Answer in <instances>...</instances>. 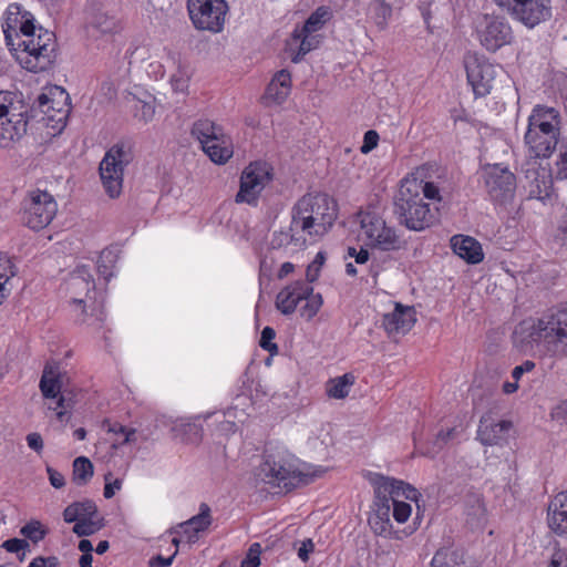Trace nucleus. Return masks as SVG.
<instances>
[{"label":"nucleus","instance_id":"1","mask_svg":"<svg viewBox=\"0 0 567 567\" xmlns=\"http://www.w3.org/2000/svg\"><path fill=\"white\" fill-rule=\"evenodd\" d=\"M2 31L8 48L19 63L31 72L48 70L55 60L54 34L34 25V18L19 3L8 6L2 18Z\"/></svg>","mask_w":567,"mask_h":567},{"label":"nucleus","instance_id":"2","mask_svg":"<svg viewBox=\"0 0 567 567\" xmlns=\"http://www.w3.org/2000/svg\"><path fill=\"white\" fill-rule=\"evenodd\" d=\"M513 338L522 348H537L547 357H567V305L551 308L538 318L523 320L515 328Z\"/></svg>","mask_w":567,"mask_h":567},{"label":"nucleus","instance_id":"3","mask_svg":"<svg viewBox=\"0 0 567 567\" xmlns=\"http://www.w3.org/2000/svg\"><path fill=\"white\" fill-rule=\"evenodd\" d=\"M561 117L557 109L537 104L533 107L524 143L534 159L549 158L560 143Z\"/></svg>","mask_w":567,"mask_h":567},{"label":"nucleus","instance_id":"4","mask_svg":"<svg viewBox=\"0 0 567 567\" xmlns=\"http://www.w3.org/2000/svg\"><path fill=\"white\" fill-rule=\"evenodd\" d=\"M338 216L336 200L323 193L303 195L291 209V230H301L310 237H322Z\"/></svg>","mask_w":567,"mask_h":567},{"label":"nucleus","instance_id":"5","mask_svg":"<svg viewBox=\"0 0 567 567\" xmlns=\"http://www.w3.org/2000/svg\"><path fill=\"white\" fill-rule=\"evenodd\" d=\"M394 214L409 230L422 231L435 221V214L420 195L416 178H404L394 199Z\"/></svg>","mask_w":567,"mask_h":567},{"label":"nucleus","instance_id":"6","mask_svg":"<svg viewBox=\"0 0 567 567\" xmlns=\"http://www.w3.org/2000/svg\"><path fill=\"white\" fill-rule=\"evenodd\" d=\"M355 219L360 225L359 237L367 247L384 252L398 251L404 247L402 234L389 225L375 207L360 209Z\"/></svg>","mask_w":567,"mask_h":567},{"label":"nucleus","instance_id":"7","mask_svg":"<svg viewBox=\"0 0 567 567\" xmlns=\"http://www.w3.org/2000/svg\"><path fill=\"white\" fill-rule=\"evenodd\" d=\"M258 476L267 484L290 489L299 484H309L315 474L302 471L299 460L280 449L274 452L267 451Z\"/></svg>","mask_w":567,"mask_h":567},{"label":"nucleus","instance_id":"8","mask_svg":"<svg viewBox=\"0 0 567 567\" xmlns=\"http://www.w3.org/2000/svg\"><path fill=\"white\" fill-rule=\"evenodd\" d=\"M303 301L299 312L306 320H311L322 307L323 300L320 293H315L313 288L305 280H296L284 287L277 295L276 307L285 316L292 315Z\"/></svg>","mask_w":567,"mask_h":567},{"label":"nucleus","instance_id":"9","mask_svg":"<svg viewBox=\"0 0 567 567\" xmlns=\"http://www.w3.org/2000/svg\"><path fill=\"white\" fill-rule=\"evenodd\" d=\"M28 107L13 92H0V146L8 147L27 132Z\"/></svg>","mask_w":567,"mask_h":567},{"label":"nucleus","instance_id":"10","mask_svg":"<svg viewBox=\"0 0 567 567\" xmlns=\"http://www.w3.org/2000/svg\"><path fill=\"white\" fill-rule=\"evenodd\" d=\"M370 482L374 487L375 498L374 513L369 519L372 530L382 537L400 538L399 533L393 530V525L390 519L391 504L390 498H388V494L398 495L399 492H395L394 489L400 486L399 483L395 482V478L381 474H373L370 477Z\"/></svg>","mask_w":567,"mask_h":567},{"label":"nucleus","instance_id":"11","mask_svg":"<svg viewBox=\"0 0 567 567\" xmlns=\"http://www.w3.org/2000/svg\"><path fill=\"white\" fill-rule=\"evenodd\" d=\"M133 159L132 146L127 142L114 144L100 163V176L105 193L111 198L121 195L123 188L124 168Z\"/></svg>","mask_w":567,"mask_h":567},{"label":"nucleus","instance_id":"12","mask_svg":"<svg viewBox=\"0 0 567 567\" xmlns=\"http://www.w3.org/2000/svg\"><path fill=\"white\" fill-rule=\"evenodd\" d=\"M192 134L214 163L225 164L233 156L234 148L230 137L213 121L207 118L196 121Z\"/></svg>","mask_w":567,"mask_h":567},{"label":"nucleus","instance_id":"13","mask_svg":"<svg viewBox=\"0 0 567 567\" xmlns=\"http://www.w3.org/2000/svg\"><path fill=\"white\" fill-rule=\"evenodd\" d=\"M331 19V11L327 7H319L305 21L303 25L296 28L287 45L291 52L296 53L291 60L298 63L307 53L316 49L319 44V37L316 34Z\"/></svg>","mask_w":567,"mask_h":567},{"label":"nucleus","instance_id":"14","mask_svg":"<svg viewBox=\"0 0 567 567\" xmlns=\"http://www.w3.org/2000/svg\"><path fill=\"white\" fill-rule=\"evenodd\" d=\"M56 212L58 204L54 197L45 190H31L21 203L22 221L33 230L45 228Z\"/></svg>","mask_w":567,"mask_h":567},{"label":"nucleus","instance_id":"15","mask_svg":"<svg viewBox=\"0 0 567 567\" xmlns=\"http://www.w3.org/2000/svg\"><path fill=\"white\" fill-rule=\"evenodd\" d=\"M271 179L272 173L268 163L261 161L250 163L241 172L236 203L257 206L262 190Z\"/></svg>","mask_w":567,"mask_h":567},{"label":"nucleus","instance_id":"16","mask_svg":"<svg viewBox=\"0 0 567 567\" xmlns=\"http://www.w3.org/2000/svg\"><path fill=\"white\" fill-rule=\"evenodd\" d=\"M513 20L534 29L551 18V0H494Z\"/></svg>","mask_w":567,"mask_h":567},{"label":"nucleus","instance_id":"17","mask_svg":"<svg viewBox=\"0 0 567 567\" xmlns=\"http://www.w3.org/2000/svg\"><path fill=\"white\" fill-rule=\"evenodd\" d=\"M70 97L66 91L61 86H51L42 92L35 105L44 115L47 125L61 132L65 125L71 111Z\"/></svg>","mask_w":567,"mask_h":567},{"label":"nucleus","instance_id":"18","mask_svg":"<svg viewBox=\"0 0 567 567\" xmlns=\"http://www.w3.org/2000/svg\"><path fill=\"white\" fill-rule=\"evenodd\" d=\"M187 10L196 29L218 33L224 28L228 6L225 0H187Z\"/></svg>","mask_w":567,"mask_h":567},{"label":"nucleus","instance_id":"19","mask_svg":"<svg viewBox=\"0 0 567 567\" xmlns=\"http://www.w3.org/2000/svg\"><path fill=\"white\" fill-rule=\"evenodd\" d=\"M71 312L74 322L87 329L97 338L106 339V333L111 331L106 322V313L96 297L87 298L74 297L71 301Z\"/></svg>","mask_w":567,"mask_h":567},{"label":"nucleus","instance_id":"20","mask_svg":"<svg viewBox=\"0 0 567 567\" xmlns=\"http://www.w3.org/2000/svg\"><path fill=\"white\" fill-rule=\"evenodd\" d=\"M475 30L480 43L489 52L511 44L514 34L509 22L498 16L483 14L475 22Z\"/></svg>","mask_w":567,"mask_h":567},{"label":"nucleus","instance_id":"21","mask_svg":"<svg viewBox=\"0 0 567 567\" xmlns=\"http://www.w3.org/2000/svg\"><path fill=\"white\" fill-rule=\"evenodd\" d=\"M485 185L493 202L505 204L514 197L516 178L507 167L495 164L485 169Z\"/></svg>","mask_w":567,"mask_h":567},{"label":"nucleus","instance_id":"22","mask_svg":"<svg viewBox=\"0 0 567 567\" xmlns=\"http://www.w3.org/2000/svg\"><path fill=\"white\" fill-rule=\"evenodd\" d=\"M466 76L476 97L491 93L496 78V66L484 56H470L465 61Z\"/></svg>","mask_w":567,"mask_h":567},{"label":"nucleus","instance_id":"23","mask_svg":"<svg viewBox=\"0 0 567 567\" xmlns=\"http://www.w3.org/2000/svg\"><path fill=\"white\" fill-rule=\"evenodd\" d=\"M525 171L528 198L537 199L544 205H551L556 195L553 189V177L546 167H535L536 162L528 164Z\"/></svg>","mask_w":567,"mask_h":567},{"label":"nucleus","instance_id":"24","mask_svg":"<svg viewBox=\"0 0 567 567\" xmlns=\"http://www.w3.org/2000/svg\"><path fill=\"white\" fill-rule=\"evenodd\" d=\"M513 431V423L508 420H497L491 410L481 417L477 440L483 445H503Z\"/></svg>","mask_w":567,"mask_h":567},{"label":"nucleus","instance_id":"25","mask_svg":"<svg viewBox=\"0 0 567 567\" xmlns=\"http://www.w3.org/2000/svg\"><path fill=\"white\" fill-rule=\"evenodd\" d=\"M210 524V508L207 504L203 503L197 515L172 527L168 532L169 534H181L185 537L187 544H194L198 540L199 533L206 530Z\"/></svg>","mask_w":567,"mask_h":567},{"label":"nucleus","instance_id":"26","mask_svg":"<svg viewBox=\"0 0 567 567\" xmlns=\"http://www.w3.org/2000/svg\"><path fill=\"white\" fill-rule=\"evenodd\" d=\"M65 287L71 295V301L74 297L87 298L89 300L95 297V282L89 266H78L65 280Z\"/></svg>","mask_w":567,"mask_h":567},{"label":"nucleus","instance_id":"27","mask_svg":"<svg viewBox=\"0 0 567 567\" xmlns=\"http://www.w3.org/2000/svg\"><path fill=\"white\" fill-rule=\"evenodd\" d=\"M415 321L414 309L396 302L393 311L383 316L382 324L389 334H405Z\"/></svg>","mask_w":567,"mask_h":567},{"label":"nucleus","instance_id":"28","mask_svg":"<svg viewBox=\"0 0 567 567\" xmlns=\"http://www.w3.org/2000/svg\"><path fill=\"white\" fill-rule=\"evenodd\" d=\"M400 486L395 487V492H399L398 495L388 494V498H390L391 504V513L393 518L400 523H405L412 513V507L409 503L402 501L401 498H405L409 501H417L419 492L411 486L410 484L404 483L403 481L395 480Z\"/></svg>","mask_w":567,"mask_h":567},{"label":"nucleus","instance_id":"29","mask_svg":"<svg viewBox=\"0 0 567 567\" xmlns=\"http://www.w3.org/2000/svg\"><path fill=\"white\" fill-rule=\"evenodd\" d=\"M450 245L453 252L470 265H477L484 260L483 247L472 236L456 234L451 237Z\"/></svg>","mask_w":567,"mask_h":567},{"label":"nucleus","instance_id":"30","mask_svg":"<svg viewBox=\"0 0 567 567\" xmlns=\"http://www.w3.org/2000/svg\"><path fill=\"white\" fill-rule=\"evenodd\" d=\"M204 414H197L189 417H179L171 423V431L175 436L181 437L187 443H197L203 436V422L208 421Z\"/></svg>","mask_w":567,"mask_h":567},{"label":"nucleus","instance_id":"31","mask_svg":"<svg viewBox=\"0 0 567 567\" xmlns=\"http://www.w3.org/2000/svg\"><path fill=\"white\" fill-rule=\"evenodd\" d=\"M548 527L557 535H567V492L558 493L548 504Z\"/></svg>","mask_w":567,"mask_h":567},{"label":"nucleus","instance_id":"32","mask_svg":"<svg viewBox=\"0 0 567 567\" xmlns=\"http://www.w3.org/2000/svg\"><path fill=\"white\" fill-rule=\"evenodd\" d=\"M244 410H238V404L226 411H214L205 413V419L214 420L218 430L224 434L234 433L237 430V422H244Z\"/></svg>","mask_w":567,"mask_h":567},{"label":"nucleus","instance_id":"33","mask_svg":"<svg viewBox=\"0 0 567 567\" xmlns=\"http://www.w3.org/2000/svg\"><path fill=\"white\" fill-rule=\"evenodd\" d=\"M69 375L55 361L47 362L40 380L39 390H63L69 385Z\"/></svg>","mask_w":567,"mask_h":567},{"label":"nucleus","instance_id":"34","mask_svg":"<svg viewBox=\"0 0 567 567\" xmlns=\"http://www.w3.org/2000/svg\"><path fill=\"white\" fill-rule=\"evenodd\" d=\"M290 86V73L286 70H280L268 84L266 90V99L276 104H281L289 95Z\"/></svg>","mask_w":567,"mask_h":567},{"label":"nucleus","instance_id":"35","mask_svg":"<svg viewBox=\"0 0 567 567\" xmlns=\"http://www.w3.org/2000/svg\"><path fill=\"white\" fill-rule=\"evenodd\" d=\"M97 507L93 501L85 499L83 502H74L70 504L63 512V518L66 523H75L96 516Z\"/></svg>","mask_w":567,"mask_h":567},{"label":"nucleus","instance_id":"36","mask_svg":"<svg viewBox=\"0 0 567 567\" xmlns=\"http://www.w3.org/2000/svg\"><path fill=\"white\" fill-rule=\"evenodd\" d=\"M462 432L463 429L461 426L441 430L422 453L429 457H435L450 441L457 439Z\"/></svg>","mask_w":567,"mask_h":567},{"label":"nucleus","instance_id":"37","mask_svg":"<svg viewBox=\"0 0 567 567\" xmlns=\"http://www.w3.org/2000/svg\"><path fill=\"white\" fill-rule=\"evenodd\" d=\"M391 14L392 8L384 0H373L369 4L368 16L380 30L386 28Z\"/></svg>","mask_w":567,"mask_h":567},{"label":"nucleus","instance_id":"38","mask_svg":"<svg viewBox=\"0 0 567 567\" xmlns=\"http://www.w3.org/2000/svg\"><path fill=\"white\" fill-rule=\"evenodd\" d=\"M17 275V268L8 256H0V306L9 297V281Z\"/></svg>","mask_w":567,"mask_h":567},{"label":"nucleus","instance_id":"39","mask_svg":"<svg viewBox=\"0 0 567 567\" xmlns=\"http://www.w3.org/2000/svg\"><path fill=\"white\" fill-rule=\"evenodd\" d=\"M43 404L51 411L55 412L61 419L71 409V399L64 396V392H42Z\"/></svg>","mask_w":567,"mask_h":567},{"label":"nucleus","instance_id":"40","mask_svg":"<svg viewBox=\"0 0 567 567\" xmlns=\"http://www.w3.org/2000/svg\"><path fill=\"white\" fill-rule=\"evenodd\" d=\"M117 252L113 248L102 250L97 260V272L109 282L115 276Z\"/></svg>","mask_w":567,"mask_h":567},{"label":"nucleus","instance_id":"41","mask_svg":"<svg viewBox=\"0 0 567 567\" xmlns=\"http://www.w3.org/2000/svg\"><path fill=\"white\" fill-rule=\"evenodd\" d=\"M93 476V465L87 457L80 456L73 462V481L78 485L86 484Z\"/></svg>","mask_w":567,"mask_h":567},{"label":"nucleus","instance_id":"42","mask_svg":"<svg viewBox=\"0 0 567 567\" xmlns=\"http://www.w3.org/2000/svg\"><path fill=\"white\" fill-rule=\"evenodd\" d=\"M104 427H106L109 433L118 436L114 443L115 446L136 442V430L134 429H128L120 423H111L109 421L104 423Z\"/></svg>","mask_w":567,"mask_h":567},{"label":"nucleus","instance_id":"43","mask_svg":"<svg viewBox=\"0 0 567 567\" xmlns=\"http://www.w3.org/2000/svg\"><path fill=\"white\" fill-rule=\"evenodd\" d=\"M348 255L354 258L357 265L361 267L365 266L368 268L369 275H371V277L375 281L380 272V268L379 265L375 264L374 261H372L370 265H367L370 259V255L365 248L361 247L359 250H357L355 248L350 247L348 250Z\"/></svg>","mask_w":567,"mask_h":567},{"label":"nucleus","instance_id":"44","mask_svg":"<svg viewBox=\"0 0 567 567\" xmlns=\"http://www.w3.org/2000/svg\"><path fill=\"white\" fill-rule=\"evenodd\" d=\"M190 80V72L187 65L178 62L176 72L171 76L172 89L177 93H186Z\"/></svg>","mask_w":567,"mask_h":567},{"label":"nucleus","instance_id":"45","mask_svg":"<svg viewBox=\"0 0 567 567\" xmlns=\"http://www.w3.org/2000/svg\"><path fill=\"white\" fill-rule=\"evenodd\" d=\"M92 27L102 34L116 33L120 29L118 21L105 13L96 14L92 21Z\"/></svg>","mask_w":567,"mask_h":567},{"label":"nucleus","instance_id":"46","mask_svg":"<svg viewBox=\"0 0 567 567\" xmlns=\"http://www.w3.org/2000/svg\"><path fill=\"white\" fill-rule=\"evenodd\" d=\"M101 527V522L95 519V516H91L86 519L75 522V525L73 526V533L81 537L90 536L100 530Z\"/></svg>","mask_w":567,"mask_h":567},{"label":"nucleus","instance_id":"47","mask_svg":"<svg viewBox=\"0 0 567 567\" xmlns=\"http://www.w3.org/2000/svg\"><path fill=\"white\" fill-rule=\"evenodd\" d=\"M556 174L559 179H567V136L561 137L557 147Z\"/></svg>","mask_w":567,"mask_h":567},{"label":"nucleus","instance_id":"48","mask_svg":"<svg viewBox=\"0 0 567 567\" xmlns=\"http://www.w3.org/2000/svg\"><path fill=\"white\" fill-rule=\"evenodd\" d=\"M20 533L25 538H29L33 543H38L44 538V536L47 534V529L40 522L32 520V522L28 523L27 525H24L21 528Z\"/></svg>","mask_w":567,"mask_h":567},{"label":"nucleus","instance_id":"49","mask_svg":"<svg viewBox=\"0 0 567 567\" xmlns=\"http://www.w3.org/2000/svg\"><path fill=\"white\" fill-rule=\"evenodd\" d=\"M554 240L564 248H567V208L558 217L554 233Z\"/></svg>","mask_w":567,"mask_h":567},{"label":"nucleus","instance_id":"50","mask_svg":"<svg viewBox=\"0 0 567 567\" xmlns=\"http://www.w3.org/2000/svg\"><path fill=\"white\" fill-rule=\"evenodd\" d=\"M355 382V375L352 372L330 379L326 384V390H344L352 386Z\"/></svg>","mask_w":567,"mask_h":567},{"label":"nucleus","instance_id":"51","mask_svg":"<svg viewBox=\"0 0 567 567\" xmlns=\"http://www.w3.org/2000/svg\"><path fill=\"white\" fill-rule=\"evenodd\" d=\"M416 184L420 187V195L423 194V199L426 198L434 202L442 200L440 188L434 182L423 183L416 178Z\"/></svg>","mask_w":567,"mask_h":567},{"label":"nucleus","instance_id":"52","mask_svg":"<svg viewBox=\"0 0 567 567\" xmlns=\"http://www.w3.org/2000/svg\"><path fill=\"white\" fill-rule=\"evenodd\" d=\"M261 546L259 543L250 545L246 557L243 559L240 567H258L260 565Z\"/></svg>","mask_w":567,"mask_h":567},{"label":"nucleus","instance_id":"53","mask_svg":"<svg viewBox=\"0 0 567 567\" xmlns=\"http://www.w3.org/2000/svg\"><path fill=\"white\" fill-rule=\"evenodd\" d=\"M323 262H324V255H323V252L320 251L316 255L312 262L307 267V271H306L307 280L306 281L309 285L318 279Z\"/></svg>","mask_w":567,"mask_h":567},{"label":"nucleus","instance_id":"54","mask_svg":"<svg viewBox=\"0 0 567 567\" xmlns=\"http://www.w3.org/2000/svg\"><path fill=\"white\" fill-rule=\"evenodd\" d=\"M276 337V332L272 328L270 327H265L261 331V336H260V341H259V346L270 352V353H274V352H277L278 351V347L276 343L272 342V340L275 339Z\"/></svg>","mask_w":567,"mask_h":567},{"label":"nucleus","instance_id":"55","mask_svg":"<svg viewBox=\"0 0 567 567\" xmlns=\"http://www.w3.org/2000/svg\"><path fill=\"white\" fill-rule=\"evenodd\" d=\"M378 142H379L378 132L373 131V130L367 131L363 136V143L360 146V152L362 154H369L378 146Z\"/></svg>","mask_w":567,"mask_h":567},{"label":"nucleus","instance_id":"56","mask_svg":"<svg viewBox=\"0 0 567 567\" xmlns=\"http://www.w3.org/2000/svg\"><path fill=\"white\" fill-rule=\"evenodd\" d=\"M2 547L9 553H13L17 555H20V554L24 555V551L29 547V544L25 539L11 538V539L6 540L2 544Z\"/></svg>","mask_w":567,"mask_h":567},{"label":"nucleus","instance_id":"57","mask_svg":"<svg viewBox=\"0 0 567 567\" xmlns=\"http://www.w3.org/2000/svg\"><path fill=\"white\" fill-rule=\"evenodd\" d=\"M135 110L136 115L145 122L151 121L155 113L154 106L152 104L142 101H138V103L135 106Z\"/></svg>","mask_w":567,"mask_h":567},{"label":"nucleus","instance_id":"58","mask_svg":"<svg viewBox=\"0 0 567 567\" xmlns=\"http://www.w3.org/2000/svg\"><path fill=\"white\" fill-rule=\"evenodd\" d=\"M291 239L292 236L289 231H275L270 244L272 248H281L288 245Z\"/></svg>","mask_w":567,"mask_h":567},{"label":"nucleus","instance_id":"59","mask_svg":"<svg viewBox=\"0 0 567 567\" xmlns=\"http://www.w3.org/2000/svg\"><path fill=\"white\" fill-rule=\"evenodd\" d=\"M553 420L567 424V401L557 404L550 412Z\"/></svg>","mask_w":567,"mask_h":567},{"label":"nucleus","instance_id":"60","mask_svg":"<svg viewBox=\"0 0 567 567\" xmlns=\"http://www.w3.org/2000/svg\"><path fill=\"white\" fill-rule=\"evenodd\" d=\"M548 567H567V550L557 549L551 556Z\"/></svg>","mask_w":567,"mask_h":567},{"label":"nucleus","instance_id":"61","mask_svg":"<svg viewBox=\"0 0 567 567\" xmlns=\"http://www.w3.org/2000/svg\"><path fill=\"white\" fill-rule=\"evenodd\" d=\"M177 555V549H175L174 554L169 557H163L157 555L150 560V567H169L173 564L175 556Z\"/></svg>","mask_w":567,"mask_h":567},{"label":"nucleus","instance_id":"62","mask_svg":"<svg viewBox=\"0 0 567 567\" xmlns=\"http://www.w3.org/2000/svg\"><path fill=\"white\" fill-rule=\"evenodd\" d=\"M27 443L28 446L35 451L37 453H40L43 450V440L42 436L39 433H30L27 435Z\"/></svg>","mask_w":567,"mask_h":567},{"label":"nucleus","instance_id":"63","mask_svg":"<svg viewBox=\"0 0 567 567\" xmlns=\"http://www.w3.org/2000/svg\"><path fill=\"white\" fill-rule=\"evenodd\" d=\"M47 472L49 475L50 484L53 487L61 488L64 486L65 481H64V476L61 473H59L58 471H55L54 468H52L50 466L47 468Z\"/></svg>","mask_w":567,"mask_h":567},{"label":"nucleus","instance_id":"64","mask_svg":"<svg viewBox=\"0 0 567 567\" xmlns=\"http://www.w3.org/2000/svg\"><path fill=\"white\" fill-rule=\"evenodd\" d=\"M58 558L56 557H47V558H35L29 567H56Z\"/></svg>","mask_w":567,"mask_h":567}]
</instances>
